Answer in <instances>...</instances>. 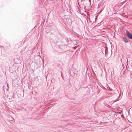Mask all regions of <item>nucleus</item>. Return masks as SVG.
I'll use <instances>...</instances> for the list:
<instances>
[{
  "label": "nucleus",
  "mask_w": 132,
  "mask_h": 132,
  "mask_svg": "<svg viewBox=\"0 0 132 132\" xmlns=\"http://www.w3.org/2000/svg\"><path fill=\"white\" fill-rule=\"evenodd\" d=\"M123 40L126 43L128 42V41L126 39H124Z\"/></svg>",
  "instance_id": "2"
},
{
  "label": "nucleus",
  "mask_w": 132,
  "mask_h": 132,
  "mask_svg": "<svg viewBox=\"0 0 132 132\" xmlns=\"http://www.w3.org/2000/svg\"><path fill=\"white\" fill-rule=\"evenodd\" d=\"M126 34L129 38L130 39L132 38V35L130 33L129 31H126Z\"/></svg>",
  "instance_id": "1"
},
{
  "label": "nucleus",
  "mask_w": 132,
  "mask_h": 132,
  "mask_svg": "<svg viewBox=\"0 0 132 132\" xmlns=\"http://www.w3.org/2000/svg\"><path fill=\"white\" fill-rule=\"evenodd\" d=\"M76 70V69H73V71H74V73H75V72H76L75 71V70Z\"/></svg>",
  "instance_id": "3"
}]
</instances>
